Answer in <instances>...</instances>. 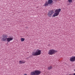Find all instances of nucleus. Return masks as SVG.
Listing matches in <instances>:
<instances>
[{"label":"nucleus","instance_id":"f257e3e1","mask_svg":"<svg viewBox=\"0 0 75 75\" xmlns=\"http://www.w3.org/2000/svg\"><path fill=\"white\" fill-rule=\"evenodd\" d=\"M61 10L60 8L56 9L55 10V13L54 14V11L52 10H51L49 11L47 13V15L48 17H51L52 16V17H57L59 14V13H60ZM53 15H52V14Z\"/></svg>","mask_w":75,"mask_h":75},{"label":"nucleus","instance_id":"f03ea898","mask_svg":"<svg viewBox=\"0 0 75 75\" xmlns=\"http://www.w3.org/2000/svg\"><path fill=\"white\" fill-rule=\"evenodd\" d=\"M41 50L37 49L35 52H33L32 53L33 56H38L41 55Z\"/></svg>","mask_w":75,"mask_h":75},{"label":"nucleus","instance_id":"7ed1b4c3","mask_svg":"<svg viewBox=\"0 0 75 75\" xmlns=\"http://www.w3.org/2000/svg\"><path fill=\"white\" fill-rule=\"evenodd\" d=\"M58 51L54 49H50L48 52V54L50 55H54Z\"/></svg>","mask_w":75,"mask_h":75},{"label":"nucleus","instance_id":"20e7f679","mask_svg":"<svg viewBox=\"0 0 75 75\" xmlns=\"http://www.w3.org/2000/svg\"><path fill=\"white\" fill-rule=\"evenodd\" d=\"M41 73V71L40 70H36L32 71L30 72V75H40Z\"/></svg>","mask_w":75,"mask_h":75},{"label":"nucleus","instance_id":"39448f33","mask_svg":"<svg viewBox=\"0 0 75 75\" xmlns=\"http://www.w3.org/2000/svg\"><path fill=\"white\" fill-rule=\"evenodd\" d=\"M2 37H3V38H2L1 39L2 41H6L8 36L7 34L3 35H2Z\"/></svg>","mask_w":75,"mask_h":75},{"label":"nucleus","instance_id":"423d86ee","mask_svg":"<svg viewBox=\"0 0 75 75\" xmlns=\"http://www.w3.org/2000/svg\"><path fill=\"white\" fill-rule=\"evenodd\" d=\"M13 40V37H10L7 38L6 41L7 42H9L11 41H12Z\"/></svg>","mask_w":75,"mask_h":75},{"label":"nucleus","instance_id":"0eeeda50","mask_svg":"<svg viewBox=\"0 0 75 75\" xmlns=\"http://www.w3.org/2000/svg\"><path fill=\"white\" fill-rule=\"evenodd\" d=\"M69 60L71 62L75 61V56H72L70 59Z\"/></svg>","mask_w":75,"mask_h":75},{"label":"nucleus","instance_id":"6e6552de","mask_svg":"<svg viewBox=\"0 0 75 75\" xmlns=\"http://www.w3.org/2000/svg\"><path fill=\"white\" fill-rule=\"evenodd\" d=\"M25 63V61H23V60H20L19 62V64H24Z\"/></svg>","mask_w":75,"mask_h":75},{"label":"nucleus","instance_id":"1a4fd4ad","mask_svg":"<svg viewBox=\"0 0 75 75\" xmlns=\"http://www.w3.org/2000/svg\"><path fill=\"white\" fill-rule=\"evenodd\" d=\"M48 2L49 4H51L53 3V1L52 0H49Z\"/></svg>","mask_w":75,"mask_h":75},{"label":"nucleus","instance_id":"9d476101","mask_svg":"<svg viewBox=\"0 0 75 75\" xmlns=\"http://www.w3.org/2000/svg\"><path fill=\"white\" fill-rule=\"evenodd\" d=\"M48 4H49V3H48V2H46L45 4V6H48Z\"/></svg>","mask_w":75,"mask_h":75},{"label":"nucleus","instance_id":"9b49d317","mask_svg":"<svg viewBox=\"0 0 75 75\" xmlns=\"http://www.w3.org/2000/svg\"><path fill=\"white\" fill-rule=\"evenodd\" d=\"M52 68V66H51L49 67H48L47 68V69L48 70H50V69H51Z\"/></svg>","mask_w":75,"mask_h":75},{"label":"nucleus","instance_id":"f8f14e48","mask_svg":"<svg viewBox=\"0 0 75 75\" xmlns=\"http://www.w3.org/2000/svg\"><path fill=\"white\" fill-rule=\"evenodd\" d=\"M21 42H23V41H24V40H25V39L23 38H21Z\"/></svg>","mask_w":75,"mask_h":75},{"label":"nucleus","instance_id":"ddd939ff","mask_svg":"<svg viewBox=\"0 0 75 75\" xmlns=\"http://www.w3.org/2000/svg\"><path fill=\"white\" fill-rule=\"evenodd\" d=\"M68 1L69 3H71L72 2V0H68Z\"/></svg>","mask_w":75,"mask_h":75},{"label":"nucleus","instance_id":"4468645a","mask_svg":"<svg viewBox=\"0 0 75 75\" xmlns=\"http://www.w3.org/2000/svg\"><path fill=\"white\" fill-rule=\"evenodd\" d=\"M54 1H58H58H60L61 0H54Z\"/></svg>","mask_w":75,"mask_h":75},{"label":"nucleus","instance_id":"2eb2a0df","mask_svg":"<svg viewBox=\"0 0 75 75\" xmlns=\"http://www.w3.org/2000/svg\"><path fill=\"white\" fill-rule=\"evenodd\" d=\"M23 75H27V74H25Z\"/></svg>","mask_w":75,"mask_h":75},{"label":"nucleus","instance_id":"dca6fc26","mask_svg":"<svg viewBox=\"0 0 75 75\" xmlns=\"http://www.w3.org/2000/svg\"><path fill=\"white\" fill-rule=\"evenodd\" d=\"M72 75H75V73H74V74Z\"/></svg>","mask_w":75,"mask_h":75}]
</instances>
